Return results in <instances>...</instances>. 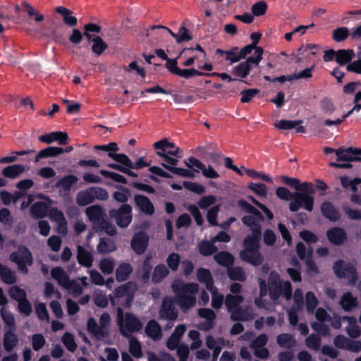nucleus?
I'll return each instance as SVG.
<instances>
[{"mask_svg":"<svg viewBox=\"0 0 361 361\" xmlns=\"http://www.w3.org/2000/svg\"><path fill=\"white\" fill-rule=\"evenodd\" d=\"M118 324L121 334L128 336L130 333L139 331L142 329V324L138 318L131 313H126L123 315L121 307L117 309Z\"/></svg>","mask_w":361,"mask_h":361,"instance_id":"423d86ee","label":"nucleus"},{"mask_svg":"<svg viewBox=\"0 0 361 361\" xmlns=\"http://www.w3.org/2000/svg\"><path fill=\"white\" fill-rule=\"evenodd\" d=\"M247 208L250 214L243 218L245 225L250 227L253 232L252 235L247 236L244 240V249L240 253V258L254 266L262 264L263 257L258 251L261 235L262 222L263 216L262 214L254 207L247 205Z\"/></svg>","mask_w":361,"mask_h":361,"instance_id":"f257e3e1","label":"nucleus"},{"mask_svg":"<svg viewBox=\"0 0 361 361\" xmlns=\"http://www.w3.org/2000/svg\"><path fill=\"white\" fill-rule=\"evenodd\" d=\"M63 345L70 352H74L77 348L73 336L66 332L61 338Z\"/></svg>","mask_w":361,"mask_h":361,"instance_id":"69168bd1","label":"nucleus"},{"mask_svg":"<svg viewBox=\"0 0 361 361\" xmlns=\"http://www.w3.org/2000/svg\"><path fill=\"white\" fill-rule=\"evenodd\" d=\"M212 295V306L215 309H219L224 302V295L218 292L216 287H212L208 290Z\"/></svg>","mask_w":361,"mask_h":361,"instance_id":"3c124183","label":"nucleus"},{"mask_svg":"<svg viewBox=\"0 0 361 361\" xmlns=\"http://www.w3.org/2000/svg\"><path fill=\"white\" fill-rule=\"evenodd\" d=\"M306 308L312 313L318 305V300L312 292H307L305 295Z\"/></svg>","mask_w":361,"mask_h":361,"instance_id":"e2e57ef3","label":"nucleus"},{"mask_svg":"<svg viewBox=\"0 0 361 361\" xmlns=\"http://www.w3.org/2000/svg\"><path fill=\"white\" fill-rule=\"evenodd\" d=\"M355 56L353 49H340L336 51V61L340 65L343 66L350 62Z\"/></svg>","mask_w":361,"mask_h":361,"instance_id":"ea45409f","label":"nucleus"},{"mask_svg":"<svg viewBox=\"0 0 361 361\" xmlns=\"http://www.w3.org/2000/svg\"><path fill=\"white\" fill-rule=\"evenodd\" d=\"M109 215L116 220L118 226L126 228L132 221V208L128 204H123L118 210H111Z\"/></svg>","mask_w":361,"mask_h":361,"instance_id":"f8f14e48","label":"nucleus"},{"mask_svg":"<svg viewBox=\"0 0 361 361\" xmlns=\"http://www.w3.org/2000/svg\"><path fill=\"white\" fill-rule=\"evenodd\" d=\"M321 212L322 215L331 221H336L340 218L338 210L334 207L332 203L324 202L321 205Z\"/></svg>","mask_w":361,"mask_h":361,"instance_id":"cd10ccee","label":"nucleus"},{"mask_svg":"<svg viewBox=\"0 0 361 361\" xmlns=\"http://www.w3.org/2000/svg\"><path fill=\"white\" fill-rule=\"evenodd\" d=\"M56 12L63 16V21L66 25L71 27L77 25L78 20L72 15L73 12L71 10L63 6H59L56 8Z\"/></svg>","mask_w":361,"mask_h":361,"instance_id":"4c0bfd02","label":"nucleus"},{"mask_svg":"<svg viewBox=\"0 0 361 361\" xmlns=\"http://www.w3.org/2000/svg\"><path fill=\"white\" fill-rule=\"evenodd\" d=\"M49 219L56 222L57 225V231L61 234L67 233V221L62 212L56 208H52L49 212Z\"/></svg>","mask_w":361,"mask_h":361,"instance_id":"aec40b11","label":"nucleus"},{"mask_svg":"<svg viewBox=\"0 0 361 361\" xmlns=\"http://www.w3.org/2000/svg\"><path fill=\"white\" fill-rule=\"evenodd\" d=\"M149 238L145 233L140 232L135 234L131 241L133 250L137 254H142L146 250Z\"/></svg>","mask_w":361,"mask_h":361,"instance_id":"412c9836","label":"nucleus"},{"mask_svg":"<svg viewBox=\"0 0 361 361\" xmlns=\"http://www.w3.org/2000/svg\"><path fill=\"white\" fill-rule=\"evenodd\" d=\"M169 274V271L164 265H159L155 267L152 281L159 282Z\"/></svg>","mask_w":361,"mask_h":361,"instance_id":"338daca9","label":"nucleus"},{"mask_svg":"<svg viewBox=\"0 0 361 361\" xmlns=\"http://www.w3.org/2000/svg\"><path fill=\"white\" fill-rule=\"evenodd\" d=\"M343 321L348 322L345 331L350 338H355L361 335V329L358 326L357 320L354 317H343Z\"/></svg>","mask_w":361,"mask_h":361,"instance_id":"a878e982","label":"nucleus"},{"mask_svg":"<svg viewBox=\"0 0 361 361\" xmlns=\"http://www.w3.org/2000/svg\"><path fill=\"white\" fill-rule=\"evenodd\" d=\"M267 342V337L264 334L259 335L252 343L255 354L260 358H266L269 355V351L263 348Z\"/></svg>","mask_w":361,"mask_h":361,"instance_id":"5701e85b","label":"nucleus"},{"mask_svg":"<svg viewBox=\"0 0 361 361\" xmlns=\"http://www.w3.org/2000/svg\"><path fill=\"white\" fill-rule=\"evenodd\" d=\"M350 33L345 27L336 28L333 32V39L336 42H342L345 40Z\"/></svg>","mask_w":361,"mask_h":361,"instance_id":"774afa93","label":"nucleus"},{"mask_svg":"<svg viewBox=\"0 0 361 361\" xmlns=\"http://www.w3.org/2000/svg\"><path fill=\"white\" fill-rule=\"evenodd\" d=\"M197 279L200 282L205 285L207 290L214 287L213 280L211 272L204 268H200L197 270Z\"/></svg>","mask_w":361,"mask_h":361,"instance_id":"473e14b6","label":"nucleus"},{"mask_svg":"<svg viewBox=\"0 0 361 361\" xmlns=\"http://www.w3.org/2000/svg\"><path fill=\"white\" fill-rule=\"evenodd\" d=\"M320 51L318 45L314 44H306L301 46L295 54H293V59L295 63H301L305 60H310L313 56H315Z\"/></svg>","mask_w":361,"mask_h":361,"instance_id":"2eb2a0df","label":"nucleus"},{"mask_svg":"<svg viewBox=\"0 0 361 361\" xmlns=\"http://www.w3.org/2000/svg\"><path fill=\"white\" fill-rule=\"evenodd\" d=\"M301 123L300 121L279 120L274 123L275 128L280 130H290Z\"/></svg>","mask_w":361,"mask_h":361,"instance_id":"864d4df0","label":"nucleus"},{"mask_svg":"<svg viewBox=\"0 0 361 361\" xmlns=\"http://www.w3.org/2000/svg\"><path fill=\"white\" fill-rule=\"evenodd\" d=\"M160 317L167 320H176L178 317V312L172 307V302L169 299H165L163 301L162 307L160 310Z\"/></svg>","mask_w":361,"mask_h":361,"instance_id":"393cba45","label":"nucleus"},{"mask_svg":"<svg viewBox=\"0 0 361 361\" xmlns=\"http://www.w3.org/2000/svg\"><path fill=\"white\" fill-rule=\"evenodd\" d=\"M63 153V149L58 147H49L42 149L35 157V161L37 162L40 159L45 157H56Z\"/></svg>","mask_w":361,"mask_h":361,"instance_id":"58836bf2","label":"nucleus"},{"mask_svg":"<svg viewBox=\"0 0 361 361\" xmlns=\"http://www.w3.org/2000/svg\"><path fill=\"white\" fill-rule=\"evenodd\" d=\"M116 250L115 243L110 239H101L97 245V250L100 253H108Z\"/></svg>","mask_w":361,"mask_h":361,"instance_id":"de8ad7c7","label":"nucleus"},{"mask_svg":"<svg viewBox=\"0 0 361 361\" xmlns=\"http://www.w3.org/2000/svg\"><path fill=\"white\" fill-rule=\"evenodd\" d=\"M327 238L334 244H341L346 238V233L344 230L340 228H333L326 233Z\"/></svg>","mask_w":361,"mask_h":361,"instance_id":"c756f323","label":"nucleus"},{"mask_svg":"<svg viewBox=\"0 0 361 361\" xmlns=\"http://www.w3.org/2000/svg\"><path fill=\"white\" fill-rule=\"evenodd\" d=\"M115 267V262L111 258H104L100 260L99 267L104 274H110L113 272Z\"/></svg>","mask_w":361,"mask_h":361,"instance_id":"603ef678","label":"nucleus"},{"mask_svg":"<svg viewBox=\"0 0 361 361\" xmlns=\"http://www.w3.org/2000/svg\"><path fill=\"white\" fill-rule=\"evenodd\" d=\"M0 277L6 283L11 284L16 281L14 274L7 267L0 264Z\"/></svg>","mask_w":361,"mask_h":361,"instance_id":"13d9d810","label":"nucleus"},{"mask_svg":"<svg viewBox=\"0 0 361 361\" xmlns=\"http://www.w3.org/2000/svg\"><path fill=\"white\" fill-rule=\"evenodd\" d=\"M226 342L223 338L215 339L213 336L207 337L206 345L209 349L214 350L213 359L216 360L219 356L222 347L226 345Z\"/></svg>","mask_w":361,"mask_h":361,"instance_id":"bb28decb","label":"nucleus"},{"mask_svg":"<svg viewBox=\"0 0 361 361\" xmlns=\"http://www.w3.org/2000/svg\"><path fill=\"white\" fill-rule=\"evenodd\" d=\"M247 188L259 197H265L267 195V188L263 183H250L247 185Z\"/></svg>","mask_w":361,"mask_h":361,"instance_id":"bf43d9fd","label":"nucleus"},{"mask_svg":"<svg viewBox=\"0 0 361 361\" xmlns=\"http://www.w3.org/2000/svg\"><path fill=\"white\" fill-rule=\"evenodd\" d=\"M262 48L256 49L255 52L250 54V56L245 61L241 62L233 67L231 71L232 74L241 79L245 78L253 67H256L259 65L262 59Z\"/></svg>","mask_w":361,"mask_h":361,"instance_id":"6e6552de","label":"nucleus"},{"mask_svg":"<svg viewBox=\"0 0 361 361\" xmlns=\"http://www.w3.org/2000/svg\"><path fill=\"white\" fill-rule=\"evenodd\" d=\"M254 46H245L240 51L237 49H233L231 51H221L218 49L217 52L226 56V61H229L231 63H236L243 59L246 58L247 55L252 53Z\"/></svg>","mask_w":361,"mask_h":361,"instance_id":"dca6fc26","label":"nucleus"},{"mask_svg":"<svg viewBox=\"0 0 361 361\" xmlns=\"http://www.w3.org/2000/svg\"><path fill=\"white\" fill-rule=\"evenodd\" d=\"M155 29H163L168 32L172 37H173L178 43L190 39L188 35V30L185 27H180L177 34H174L170 29L163 25H154L147 29L146 35L148 37L151 35V32Z\"/></svg>","mask_w":361,"mask_h":361,"instance_id":"6ab92c4d","label":"nucleus"},{"mask_svg":"<svg viewBox=\"0 0 361 361\" xmlns=\"http://www.w3.org/2000/svg\"><path fill=\"white\" fill-rule=\"evenodd\" d=\"M337 160L338 161H345V163H335L330 164L331 166L336 168H350L351 167L350 161L357 160L358 149L352 147L348 149L340 148L336 151Z\"/></svg>","mask_w":361,"mask_h":361,"instance_id":"9d476101","label":"nucleus"},{"mask_svg":"<svg viewBox=\"0 0 361 361\" xmlns=\"http://www.w3.org/2000/svg\"><path fill=\"white\" fill-rule=\"evenodd\" d=\"M172 289L176 293V300L180 307L186 310L193 307L196 303V294L199 291L197 283H184L180 280H176L172 283Z\"/></svg>","mask_w":361,"mask_h":361,"instance_id":"f03ea898","label":"nucleus"},{"mask_svg":"<svg viewBox=\"0 0 361 361\" xmlns=\"http://www.w3.org/2000/svg\"><path fill=\"white\" fill-rule=\"evenodd\" d=\"M277 343L281 347L290 348L295 345V341L291 335L283 334L277 337Z\"/></svg>","mask_w":361,"mask_h":361,"instance_id":"4d7b16f0","label":"nucleus"},{"mask_svg":"<svg viewBox=\"0 0 361 361\" xmlns=\"http://www.w3.org/2000/svg\"><path fill=\"white\" fill-rule=\"evenodd\" d=\"M93 201L94 200L90 188L79 192L76 197V202L80 206L87 205Z\"/></svg>","mask_w":361,"mask_h":361,"instance_id":"49530a36","label":"nucleus"},{"mask_svg":"<svg viewBox=\"0 0 361 361\" xmlns=\"http://www.w3.org/2000/svg\"><path fill=\"white\" fill-rule=\"evenodd\" d=\"M183 162L187 167L193 169L196 173L202 171V174L207 178H216L219 177V173L212 166H206L194 157H190L184 160Z\"/></svg>","mask_w":361,"mask_h":361,"instance_id":"ddd939ff","label":"nucleus"},{"mask_svg":"<svg viewBox=\"0 0 361 361\" xmlns=\"http://www.w3.org/2000/svg\"><path fill=\"white\" fill-rule=\"evenodd\" d=\"M214 259L219 264L224 267H228L233 262V256L226 252H221L217 253L214 256Z\"/></svg>","mask_w":361,"mask_h":361,"instance_id":"8fccbe9b","label":"nucleus"},{"mask_svg":"<svg viewBox=\"0 0 361 361\" xmlns=\"http://www.w3.org/2000/svg\"><path fill=\"white\" fill-rule=\"evenodd\" d=\"M339 304L345 312H349L357 306V298L351 293L347 292L341 297Z\"/></svg>","mask_w":361,"mask_h":361,"instance_id":"c85d7f7f","label":"nucleus"},{"mask_svg":"<svg viewBox=\"0 0 361 361\" xmlns=\"http://www.w3.org/2000/svg\"><path fill=\"white\" fill-rule=\"evenodd\" d=\"M161 165L172 173L185 178H193L195 176V171L188 167V169L175 167L173 165L162 163Z\"/></svg>","mask_w":361,"mask_h":361,"instance_id":"c9c22d12","label":"nucleus"},{"mask_svg":"<svg viewBox=\"0 0 361 361\" xmlns=\"http://www.w3.org/2000/svg\"><path fill=\"white\" fill-rule=\"evenodd\" d=\"M333 269L338 277L347 279L349 284L355 282L356 271L353 265L345 264L344 262L338 260L336 262Z\"/></svg>","mask_w":361,"mask_h":361,"instance_id":"4468645a","label":"nucleus"},{"mask_svg":"<svg viewBox=\"0 0 361 361\" xmlns=\"http://www.w3.org/2000/svg\"><path fill=\"white\" fill-rule=\"evenodd\" d=\"M52 278L57 281L59 285L64 288L68 285V276L61 267H55L51 271Z\"/></svg>","mask_w":361,"mask_h":361,"instance_id":"a18cd8bd","label":"nucleus"},{"mask_svg":"<svg viewBox=\"0 0 361 361\" xmlns=\"http://www.w3.org/2000/svg\"><path fill=\"white\" fill-rule=\"evenodd\" d=\"M145 331L147 334L154 340H159L161 337V330L160 326L154 320H151L146 326Z\"/></svg>","mask_w":361,"mask_h":361,"instance_id":"37998d69","label":"nucleus"},{"mask_svg":"<svg viewBox=\"0 0 361 361\" xmlns=\"http://www.w3.org/2000/svg\"><path fill=\"white\" fill-rule=\"evenodd\" d=\"M108 156L113 160L122 164L124 167L130 168V166H133V162L125 154L111 152L108 154Z\"/></svg>","mask_w":361,"mask_h":361,"instance_id":"6e6d98bb","label":"nucleus"},{"mask_svg":"<svg viewBox=\"0 0 361 361\" xmlns=\"http://www.w3.org/2000/svg\"><path fill=\"white\" fill-rule=\"evenodd\" d=\"M228 274L231 279L235 281H244L246 279V275L243 269L238 267L229 268L228 269Z\"/></svg>","mask_w":361,"mask_h":361,"instance_id":"5fc2aeb1","label":"nucleus"},{"mask_svg":"<svg viewBox=\"0 0 361 361\" xmlns=\"http://www.w3.org/2000/svg\"><path fill=\"white\" fill-rule=\"evenodd\" d=\"M15 329H10L6 331L4 338V349L10 352L18 344V340L14 333Z\"/></svg>","mask_w":361,"mask_h":361,"instance_id":"a19ab883","label":"nucleus"},{"mask_svg":"<svg viewBox=\"0 0 361 361\" xmlns=\"http://www.w3.org/2000/svg\"><path fill=\"white\" fill-rule=\"evenodd\" d=\"M87 331L97 339H102L107 335V331L100 329L93 318L87 320Z\"/></svg>","mask_w":361,"mask_h":361,"instance_id":"f704fd0d","label":"nucleus"},{"mask_svg":"<svg viewBox=\"0 0 361 361\" xmlns=\"http://www.w3.org/2000/svg\"><path fill=\"white\" fill-rule=\"evenodd\" d=\"M132 267L128 263H121L116 270V278L119 282L126 281L132 272Z\"/></svg>","mask_w":361,"mask_h":361,"instance_id":"c03bdc74","label":"nucleus"},{"mask_svg":"<svg viewBox=\"0 0 361 361\" xmlns=\"http://www.w3.org/2000/svg\"><path fill=\"white\" fill-rule=\"evenodd\" d=\"M25 171L26 168L25 166L22 164H13L5 167L2 170L1 174L9 178H16Z\"/></svg>","mask_w":361,"mask_h":361,"instance_id":"2f4dec72","label":"nucleus"},{"mask_svg":"<svg viewBox=\"0 0 361 361\" xmlns=\"http://www.w3.org/2000/svg\"><path fill=\"white\" fill-rule=\"evenodd\" d=\"M214 243H212V239L211 242L209 241H203L199 244V249L201 254L204 255H210L216 251L217 248L214 245Z\"/></svg>","mask_w":361,"mask_h":361,"instance_id":"052dcab7","label":"nucleus"},{"mask_svg":"<svg viewBox=\"0 0 361 361\" xmlns=\"http://www.w3.org/2000/svg\"><path fill=\"white\" fill-rule=\"evenodd\" d=\"M154 147L157 150V154L163 158L166 161V164L176 166L178 164L176 157L180 149L174 143L164 139L154 143Z\"/></svg>","mask_w":361,"mask_h":361,"instance_id":"0eeeda50","label":"nucleus"},{"mask_svg":"<svg viewBox=\"0 0 361 361\" xmlns=\"http://www.w3.org/2000/svg\"><path fill=\"white\" fill-rule=\"evenodd\" d=\"M11 260L16 263L19 270L24 274L27 273L26 266H30L32 263V255L25 247H20L17 252L12 253Z\"/></svg>","mask_w":361,"mask_h":361,"instance_id":"9b49d317","label":"nucleus"},{"mask_svg":"<svg viewBox=\"0 0 361 361\" xmlns=\"http://www.w3.org/2000/svg\"><path fill=\"white\" fill-rule=\"evenodd\" d=\"M198 314L200 317L206 319L205 322H202L198 325L200 329L207 331L214 326L216 315L212 310L200 309Z\"/></svg>","mask_w":361,"mask_h":361,"instance_id":"4be33fe9","label":"nucleus"},{"mask_svg":"<svg viewBox=\"0 0 361 361\" xmlns=\"http://www.w3.org/2000/svg\"><path fill=\"white\" fill-rule=\"evenodd\" d=\"M135 201L140 209L147 214H152L154 212V207L149 200L143 195H136Z\"/></svg>","mask_w":361,"mask_h":361,"instance_id":"72a5a7b5","label":"nucleus"},{"mask_svg":"<svg viewBox=\"0 0 361 361\" xmlns=\"http://www.w3.org/2000/svg\"><path fill=\"white\" fill-rule=\"evenodd\" d=\"M314 197L307 192H295L294 200L289 204L291 212H297L302 208L308 212H312L314 208Z\"/></svg>","mask_w":361,"mask_h":361,"instance_id":"1a4fd4ad","label":"nucleus"},{"mask_svg":"<svg viewBox=\"0 0 361 361\" xmlns=\"http://www.w3.org/2000/svg\"><path fill=\"white\" fill-rule=\"evenodd\" d=\"M85 214L89 220L94 224L103 220L104 212L102 207L98 205L88 207L85 209Z\"/></svg>","mask_w":361,"mask_h":361,"instance_id":"7c9ffc66","label":"nucleus"},{"mask_svg":"<svg viewBox=\"0 0 361 361\" xmlns=\"http://www.w3.org/2000/svg\"><path fill=\"white\" fill-rule=\"evenodd\" d=\"M292 264L295 268H288L286 271L293 281H300L301 276L299 271L300 264L298 261L296 259H293L292 260Z\"/></svg>","mask_w":361,"mask_h":361,"instance_id":"680f3d73","label":"nucleus"},{"mask_svg":"<svg viewBox=\"0 0 361 361\" xmlns=\"http://www.w3.org/2000/svg\"><path fill=\"white\" fill-rule=\"evenodd\" d=\"M88 40L92 43V51L97 56H100L107 49L106 43L99 36Z\"/></svg>","mask_w":361,"mask_h":361,"instance_id":"79ce46f5","label":"nucleus"},{"mask_svg":"<svg viewBox=\"0 0 361 361\" xmlns=\"http://www.w3.org/2000/svg\"><path fill=\"white\" fill-rule=\"evenodd\" d=\"M78 262L86 267H90L93 262V258L91 252L81 246L78 247Z\"/></svg>","mask_w":361,"mask_h":361,"instance_id":"e433bc0d","label":"nucleus"},{"mask_svg":"<svg viewBox=\"0 0 361 361\" xmlns=\"http://www.w3.org/2000/svg\"><path fill=\"white\" fill-rule=\"evenodd\" d=\"M269 296L273 301H276L280 295L290 300L292 294V287L289 281H281L276 272L272 271L269 277Z\"/></svg>","mask_w":361,"mask_h":361,"instance_id":"20e7f679","label":"nucleus"},{"mask_svg":"<svg viewBox=\"0 0 361 361\" xmlns=\"http://www.w3.org/2000/svg\"><path fill=\"white\" fill-rule=\"evenodd\" d=\"M9 295L18 302L26 299V293L24 290L18 286H12L8 291Z\"/></svg>","mask_w":361,"mask_h":361,"instance_id":"0e129e2a","label":"nucleus"},{"mask_svg":"<svg viewBox=\"0 0 361 361\" xmlns=\"http://www.w3.org/2000/svg\"><path fill=\"white\" fill-rule=\"evenodd\" d=\"M315 317L318 322H314L312 324V329L323 336H329V329L327 326L322 322L330 319V316L323 308H318L315 312Z\"/></svg>","mask_w":361,"mask_h":361,"instance_id":"f3484780","label":"nucleus"},{"mask_svg":"<svg viewBox=\"0 0 361 361\" xmlns=\"http://www.w3.org/2000/svg\"><path fill=\"white\" fill-rule=\"evenodd\" d=\"M136 290L137 285L133 282H128L118 287L114 295L110 298L112 305L128 307L133 300Z\"/></svg>","mask_w":361,"mask_h":361,"instance_id":"39448f33","label":"nucleus"},{"mask_svg":"<svg viewBox=\"0 0 361 361\" xmlns=\"http://www.w3.org/2000/svg\"><path fill=\"white\" fill-rule=\"evenodd\" d=\"M88 283L87 282V277L83 276L78 280H73L68 281V285L64 287L65 289L68 290L70 293L74 294V295H80L83 288H86L87 286Z\"/></svg>","mask_w":361,"mask_h":361,"instance_id":"b1692460","label":"nucleus"},{"mask_svg":"<svg viewBox=\"0 0 361 361\" xmlns=\"http://www.w3.org/2000/svg\"><path fill=\"white\" fill-rule=\"evenodd\" d=\"M78 178L73 175H68L63 177L57 183V187L63 191H68L71 189L73 185L76 183Z\"/></svg>","mask_w":361,"mask_h":361,"instance_id":"09e8293b","label":"nucleus"},{"mask_svg":"<svg viewBox=\"0 0 361 361\" xmlns=\"http://www.w3.org/2000/svg\"><path fill=\"white\" fill-rule=\"evenodd\" d=\"M243 301L240 295L228 294L225 298V305L231 312L232 320L248 321L253 318L254 314L250 308L238 309V305Z\"/></svg>","mask_w":361,"mask_h":361,"instance_id":"7ed1b4c3","label":"nucleus"},{"mask_svg":"<svg viewBox=\"0 0 361 361\" xmlns=\"http://www.w3.org/2000/svg\"><path fill=\"white\" fill-rule=\"evenodd\" d=\"M37 197L43 200V201L36 202L31 207V216L35 219L46 216L47 208L51 203L50 201L42 195H37Z\"/></svg>","mask_w":361,"mask_h":361,"instance_id":"a211bd4d","label":"nucleus"}]
</instances>
